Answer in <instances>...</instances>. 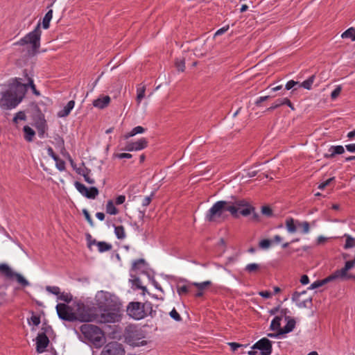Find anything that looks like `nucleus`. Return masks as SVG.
<instances>
[{
    "mask_svg": "<svg viewBox=\"0 0 355 355\" xmlns=\"http://www.w3.org/2000/svg\"><path fill=\"white\" fill-rule=\"evenodd\" d=\"M97 304L101 311L97 313L96 322L114 323L120 320V304L111 298V295L107 292L101 291L98 293Z\"/></svg>",
    "mask_w": 355,
    "mask_h": 355,
    "instance_id": "obj_1",
    "label": "nucleus"
},
{
    "mask_svg": "<svg viewBox=\"0 0 355 355\" xmlns=\"http://www.w3.org/2000/svg\"><path fill=\"white\" fill-rule=\"evenodd\" d=\"M21 78H15L8 85V89L1 93L0 107L3 110H12L23 100L26 93L25 85H21Z\"/></svg>",
    "mask_w": 355,
    "mask_h": 355,
    "instance_id": "obj_2",
    "label": "nucleus"
},
{
    "mask_svg": "<svg viewBox=\"0 0 355 355\" xmlns=\"http://www.w3.org/2000/svg\"><path fill=\"white\" fill-rule=\"evenodd\" d=\"M80 330L84 338L96 348H100L105 343L103 331L97 326L91 324L81 325Z\"/></svg>",
    "mask_w": 355,
    "mask_h": 355,
    "instance_id": "obj_3",
    "label": "nucleus"
},
{
    "mask_svg": "<svg viewBox=\"0 0 355 355\" xmlns=\"http://www.w3.org/2000/svg\"><path fill=\"white\" fill-rule=\"evenodd\" d=\"M128 315L135 320H141L148 315L153 317L155 311L153 309V304L150 302L141 303L139 302H132L127 307Z\"/></svg>",
    "mask_w": 355,
    "mask_h": 355,
    "instance_id": "obj_4",
    "label": "nucleus"
},
{
    "mask_svg": "<svg viewBox=\"0 0 355 355\" xmlns=\"http://www.w3.org/2000/svg\"><path fill=\"white\" fill-rule=\"evenodd\" d=\"M41 33L40 24H38L33 31L28 33L15 44L24 46L30 44L32 45L33 50L36 51L40 46Z\"/></svg>",
    "mask_w": 355,
    "mask_h": 355,
    "instance_id": "obj_5",
    "label": "nucleus"
},
{
    "mask_svg": "<svg viewBox=\"0 0 355 355\" xmlns=\"http://www.w3.org/2000/svg\"><path fill=\"white\" fill-rule=\"evenodd\" d=\"M96 311V309L94 307H91L83 304H78L76 313L77 320L85 322H96L97 315Z\"/></svg>",
    "mask_w": 355,
    "mask_h": 355,
    "instance_id": "obj_6",
    "label": "nucleus"
},
{
    "mask_svg": "<svg viewBox=\"0 0 355 355\" xmlns=\"http://www.w3.org/2000/svg\"><path fill=\"white\" fill-rule=\"evenodd\" d=\"M226 201L220 200L214 204V205L207 211L205 219L209 222L216 221L221 218L225 214V205Z\"/></svg>",
    "mask_w": 355,
    "mask_h": 355,
    "instance_id": "obj_7",
    "label": "nucleus"
},
{
    "mask_svg": "<svg viewBox=\"0 0 355 355\" xmlns=\"http://www.w3.org/2000/svg\"><path fill=\"white\" fill-rule=\"evenodd\" d=\"M56 311L58 317L62 320L74 322L77 320L76 314L72 311L71 308L65 304H58Z\"/></svg>",
    "mask_w": 355,
    "mask_h": 355,
    "instance_id": "obj_8",
    "label": "nucleus"
},
{
    "mask_svg": "<svg viewBox=\"0 0 355 355\" xmlns=\"http://www.w3.org/2000/svg\"><path fill=\"white\" fill-rule=\"evenodd\" d=\"M125 349L121 343L112 341L103 347L100 355H124Z\"/></svg>",
    "mask_w": 355,
    "mask_h": 355,
    "instance_id": "obj_9",
    "label": "nucleus"
},
{
    "mask_svg": "<svg viewBox=\"0 0 355 355\" xmlns=\"http://www.w3.org/2000/svg\"><path fill=\"white\" fill-rule=\"evenodd\" d=\"M252 349L261 350V355H270L272 351V342L266 338H263L254 343Z\"/></svg>",
    "mask_w": 355,
    "mask_h": 355,
    "instance_id": "obj_10",
    "label": "nucleus"
},
{
    "mask_svg": "<svg viewBox=\"0 0 355 355\" xmlns=\"http://www.w3.org/2000/svg\"><path fill=\"white\" fill-rule=\"evenodd\" d=\"M49 343V339L45 333L39 334L36 338V350L41 354L45 351Z\"/></svg>",
    "mask_w": 355,
    "mask_h": 355,
    "instance_id": "obj_11",
    "label": "nucleus"
},
{
    "mask_svg": "<svg viewBox=\"0 0 355 355\" xmlns=\"http://www.w3.org/2000/svg\"><path fill=\"white\" fill-rule=\"evenodd\" d=\"M348 270L345 269V267L340 270H336L334 273L329 276L330 281L332 282L337 279H340L342 280H348L352 279V274H349Z\"/></svg>",
    "mask_w": 355,
    "mask_h": 355,
    "instance_id": "obj_12",
    "label": "nucleus"
},
{
    "mask_svg": "<svg viewBox=\"0 0 355 355\" xmlns=\"http://www.w3.org/2000/svg\"><path fill=\"white\" fill-rule=\"evenodd\" d=\"M148 145V141L145 138H141L137 141L130 142L127 144L125 150L128 151L141 150Z\"/></svg>",
    "mask_w": 355,
    "mask_h": 355,
    "instance_id": "obj_13",
    "label": "nucleus"
},
{
    "mask_svg": "<svg viewBox=\"0 0 355 355\" xmlns=\"http://www.w3.org/2000/svg\"><path fill=\"white\" fill-rule=\"evenodd\" d=\"M35 128L37 130L38 136L40 138H44L46 130V122L44 116H40L35 122Z\"/></svg>",
    "mask_w": 355,
    "mask_h": 355,
    "instance_id": "obj_14",
    "label": "nucleus"
},
{
    "mask_svg": "<svg viewBox=\"0 0 355 355\" xmlns=\"http://www.w3.org/2000/svg\"><path fill=\"white\" fill-rule=\"evenodd\" d=\"M329 153L324 154L325 158H333L336 155H341L345 153V148L343 146H331L328 150Z\"/></svg>",
    "mask_w": 355,
    "mask_h": 355,
    "instance_id": "obj_15",
    "label": "nucleus"
},
{
    "mask_svg": "<svg viewBox=\"0 0 355 355\" xmlns=\"http://www.w3.org/2000/svg\"><path fill=\"white\" fill-rule=\"evenodd\" d=\"M285 320H287V323L282 329H279V334H285L291 332L295 327V320L293 318L285 315Z\"/></svg>",
    "mask_w": 355,
    "mask_h": 355,
    "instance_id": "obj_16",
    "label": "nucleus"
},
{
    "mask_svg": "<svg viewBox=\"0 0 355 355\" xmlns=\"http://www.w3.org/2000/svg\"><path fill=\"white\" fill-rule=\"evenodd\" d=\"M297 220H295L291 217L286 218L285 225L288 233L294 234L297 232V228L298 227Z\"/></svg>",
    "mask_w": 355,
    "mask_h": 355,
    "instance_id": "obj_17",
    "label": "nucleus"
},
{
    "mask_svg": "<svg viewBox=\"0 0 355 355\" xmlns=\"http://www.w3.org/2000/svg\"><path fill=\"white\" fill-rule=\"evenodd\" d=\"M110 101L109 96H104L103 98H98L94 101L93 105L100 109H103L108 105Z\"/></svg>",
    "mask_w": 355,
    "mask_h": 355,
    "instance_id": "obj_18",
    "label": "nucleus"
},
{
    "mask_svg": "<svg viewBox=\"0 0 355 355\" xmlns=\"http://www.w3.org/2000/svg\"><path fill=\"white\" fill-rule=\"evenodd\" d=\"M301 293L298 292H295L293 294L292 300L293 301L297 302V306L299 308H306L308 306V304H311L312 300L311 298H309L308 300L300 302L299 297L300 296Z\"/></svg>",
    "mask_w": 355,
    "mask_h": 355,
    "instance_id": "obj_19",
    "label": "nucleus"
},
{
    "mask_svg": "<svg viewBox=\"0 0 355 355\" xmlns=\"http://www.w3.org/2000/svg\"><path fill=\"white\" fill-rule=\"evenodd\" d=\"M74 105H75V102L74 101L71 100V101H69L67 104L64 107V108L60 110L58 115L59 117H66L67 116L69 113L71 112V111L73 110V108L74 107Z\"/></svg>",
    "mask_w": 355,
    "mask_h": 355,
    "instance_id": "obj_20",
    "label": "nucleus"
},
{
    "mask_svg": "<svg viewBox=\"0 0 355 355\" xmlns=\"http://www.w3.org/2000/svg\"><path fill=\"white\" fill-rule=\"evenodd\" d=\"M0 272H1L6 278L13 279V275L15 271H13L7 264H0Z\"/></svg>",
    "mask_w": 355,
    "mask_h": 355,
    "instance_id": "obj_21",
    "label": "nucleus"
},
{
    "mask_svg": "<svg viewBox=\"0 0 355 355\" xmlns=\"http://www.w3.org/2000/svg\"><path fill=\"white\" fill-rule=\"evenodd\" d=\"M23 130L24 132V139L28 142L32 141L35 135V131L28 125H25Z\"/></svg>",
    "mask_w": 355,
    "mask_h": 355,
    "instance_id": "obj_22",
    "label": "nucleus"
},
{
    "mask_svg": "<svg viewBox=\"0 0 355 355\" xmlns=\"http://www.w3.org/2000/svg\"><path fill=\"white\" fill-rule=\"evenodd\" d=\"M13 279H15L17 282L22 287H26L30 285L29 282L24 277L16 272H14Z\"/></svg>",
    "mask_w": 355,
    "mask_h": 355,
    "instance_id": "obj_23",
    "label": "nucleus"
},
{
    "mask_svg": "<svg viewBox=\"0 0 355 355\" xmlns=\"http://www.w3.org/2000/svg\"><path fill=\"white\" fill-rule=\"evenodd\" d=\"M145 91H146V86L144 85L140 84L137 86V102L138 104H139L141 101V100L145 96Z\"/></svg>",
    "mask_w": 355,
    "mask_h": 355,
    "instance_id": "obj_24",
    "label": "nucleus"
},
{
    "mask_svg": "<svg viewBox=\"0 0 355 355\" xmlns=\"http://www.w3.org/2000/svg\"><path fill=\"white\" fill-rule=\"evenodd\" d=\"M330 282H331L330 279L328 276L327 277H326L322 280H318V281H315V282H313V284H311V286L309 287V289L313 290V289L319 288Z\"/></svg>",
    "mask_w": 355,
    "mask_h": 355,
    "instance_id": "obj_25",
    "label": "nucleus"
},
{
    "mask_svg": "<svg viewBox=\"0 0 355 355\" xmlns=\"http://www.w3.org/2000/svg\"><path fill=\"white\" fill-rule=\"evenodd\" d=\"M53 17V10H49L45 16L43 18L42 20V26L44 29H47L49 27V24Z\"/></svg>",
    "mask_w": 355,
    "mask_h": 355,
    "instance_id": "obj_26",
    "label": "nucleus"
},
{
    "mask_svg": "<svg viewBox=\"0 0 355 355\" xmlns=\"http://www.w3.org/2000/svg\"><path fill=\"white\" fill-rule=\"evenodd\" d=\"M260 269H261L260 264L256 263H249L245 268V270L246 272H248V273H256Z\"/></svg>",
    "mask_w": 355,
    "mask_h": 355,
    "instance_id": "obj_27",
    "label": "nucleus"
},
{
    "mask_svg": "<svg viewBox=\"0 0 355 355\" xmlns=\"http://www.w3.org/2000/svg\"><path fill=\"white\" fill-rule=\"evenodd\" d=\"M281 316H276L272 320L270 324V329L272 331H279L281 328Z\"/></svg>",
    "mask_w": 355,
    "mask_h": 355,
    "instance_id": "obj_28",
    "label": "nucleus"
},
{
    "mask_svg": "<svg viewBox=\"0 0 355 355\" xmlns=\"http://www.w3.org/2000/svg\"><path fill=\"white\" fill-rule=\"evenodd\" d=\"M96 245L98 246V250L100 252L109 251L112 248L111 244L106 243L105 241H98V243H96Z\"/></svg>",
    "mask_w": 355,
    "mask_h": 355,
    "instance_id": "obj_29",
    "label": "nucleus"
},
{
    "mask_svg": "<svg viewBox=\"0 0 355 355\" xmlns=\"http://www.w3.org/2000/svg\"><path fill=\"white\" fill-rule=\"evenodd\" d=\"M21 85H25L26 91L28 90V87H31L34 94H35L36 96L40 95V93L39 92V91L37 90L33 80L31 78H28L27 83H21Z\"/></svg>",
    "mask_w": 355,
    "mask_h": 355,
    "instance_id": "obj_30",
    "label": "nucleus"
},
{
    "mask_svg": "<svg viewBox=\"0 0 355 355\" xmlns=\"http://www.w3.org/2000/svg\"><path fill=\"white\" fill-rule=\"evenodd\" d=\"M114 233L118 239L122 240L125 238V230L122 225L115 226Z\"/></svg>",
    "mask_w": 355,
    "mask_h": 355,
    "instance_id": "obj_31",
    "label": "nucleus"
},
{
    "mask_svg": "<svg viewBox=\"0 0 355 355\" xmlns=\"http://www.w3.org/2000/svg\"><path fill=\"white\" fill-rule=\"evenodd\" d=\"M342 38H350L352 41H355V28L351 27L346 30L341 35Z\"/></svg>",
    "mask_w": 355,
    "mask_h": 355,
    "instance_id": "obj_32",
    "label": "nucleus"
},
{
    "mask_svg": "<svg viewBox=\"0 0 355 355\" xmlns=\"http://www.w3.org/2000/svg\"><path fill=\"white\" fill-rule=\"evenodd\" d=\"M225 207V212L230 211L231 214L235 217H237L238 214V208L236 207V205H232L230 204L229 202L226 201V204L224 206Z\"/></svg>",
    "mask_w": 355,
    "mask_h": 355,
    "instance_id": "obj_33",
    "label": "nucleus"
},
{
    "mask_svg": "<svg viewBox=\"0 0 355 355\" xmlns=\"http://www.w3.org/2000/svg\"><path fill=\"white\" fill-rule=\"evenodd\" d=\"M106 212L110 215L118 214V209L115 207L112 200H109L106 205Z\"/></svg>",
    "mask_w": 355,
    "mask_h": 355,
    "instance_id": "obj_34",
    "label": "nucleus"
},
{
    "mask_svg": "<svg viewBox=\"0 0 355 355\" xmlns=\"http://www.w3.org/2000/svg\"><path fill=\"white\" fill-rule=\"evenodd\" d=\"M299 228H302L301 232L304 234H308L310 231V225L307 221L300 222L297 220Z\"/></svg>",
    "mask_w": 355,
    "mask_h": 355,
    "instance_id": "obj_35",
    "label": "nucleus"
},
{
    "mask_svg": "<svg viewBox=\"0 0 355 355\" xmlns=\"http://www.w3.org/2000/svg\"><path fill=\"white\" fill-rule=\"evenodd\" d=\"M145 128H144L143 127L141 126H137L135 128H134L129 133H128L125 137L126 139L129 138V137H133L137 134H141V133H144L145 132Z\"/></svg>",
    "mask_w": 355,
    "mask_h": 355,
    "instance_id": "obj_36",
    "label": "nucleus"
},
{
    "mask_svg": "<svg viewBox=\"0 0 355 355\" xmlns=\"http://www.w3.org/2000/svg\"><path fill=\"white\" fill-rule=\"evenodd\" d=\"M98 190L95 187H92L88 188L87 193L86 195V198L89 199H95L96 197L98 195Z\"/></svg>",
    "mask_w": 355,
    "mask_h": 355,
    "instance_id": "obj_37",
    "label": "nucleus"
},
{
    "mask_svg": "<svg viewBox=\"0 0 355 355\" xmlns=\"http://www.w3.org/2000/svg\"><path fill=\"white\" fill-rule=\"evenodd\" d=\"M74 185H75L76 189L78 190V191L80 194H82L83 196L86 197L88 188L86 187L83 184H82L79 182H76Z\"/></svg>",
    "mask_w": 355,
    "mask_h": 355,
    "instance_id": "obj_38",
    "label": "nucleus"
},
{
    "mask_svg": "<svg viewBox=\"0 0 355 355\" xmlns=\"http://www.w3.org/2000/svg\"><path fill=\"white\" fill-rule=\"evenodd\" d=\"M74 185H75L76 189L78 190V191L80 194H82L83 196L86 197L88 188L86 187L83 184H82L79 182H76Z\"/></svg>",
    "mask_w": 355,
    "mask_h": 355,
    "instance_id": "obj_39",
    "label": "nucleus"
},
{
    "mask_svg": "<svg viewBox=\"0 0 355 355\" xmlns=\"http://www.w3.org/2000/svg\"><path fill=\"white\" fill-rule=\"evenodd\" d=\"M315 79L314 76H310L307 80L302 82L300 85L306 89H311Z\"/></svg>",
    "mask_w": 355,
    "mask_h": 355,
    "instance_id": "obj_40",
    "label": "nucleus"
},
{
    "mask_svg": "<svg viewBox=\"0 0 355 355\" xmlns=\"http://www.w3.org/2000/svg\"><path fill=\"white\" fill-rule=\"evenodd\" d=\"M211 284V282L210 281H205L201 283L198 282H193L192 283V285L196 286L198 290L202 291L205 289L207 287L210 286Z\"/></svg>",
    "mask_w": 355,
    "mask_h": 355,
    "instance_id": "obj_41",
    "label": "nucleus"
},
{
    "mask_svg": "<svg viewBox=\"0 0 355 355\" xmlns=\"http://www.w3.org/2000/svg\"><path fill=\"white\" fill-rule=\"evenodd\" d=\"M355 246V239L350 236H348L346 239V241H345V249H348V248H354Z\"/></svg>",
    "mask_w": 355,
    "mask_h": 355,
    "instance_id": "obj_42",
    "label": "nucleus"
},
{
    "mask_svg": "<svg viewBox=\"0 0 355 355\" xmlns=\"http://www.w3.org/2000/svg\"><path fill=\"white\" fill-rule=\"evenodd\" d=\"M175 67L179 71L183 72L185 69V62L183 59H176Z\"/></svg>",
    "mask_w": 355,
    "mask_h": 355,
    "instance_id": "obj_43",
    "label": "nucleus"
},
{
    "mask_svg": "<svg viewBox=\"0 0 355 355\" xmlns=\"http://www.w3.org/2000/svg\"><path fill=\"white\" fill-rule=\"evenodd\" d=\"M26 119V114L24 112H18L14 116L12 121L15 123H17L19 120L25 121Z\"/></svg>",
    "mask_w": 355,
    "mask_h": 355,
    "instance_id": "obj_44",
    "label": "nucleus"
},
{
    "mask_svg": "<svg viewBox=\"0 0 355 355\" xmlns=\"http://www.w3.org/2000/svg\"><path fill=\"white\" fill-rule=\"evenodd\" d=\"M55 162L56 168L60 171H63L65 170V162L64 160L61 159L59 157L56 158V160H54Z\"/></svg>",
    "mask_w": 355,
    "mask_h": 355,
    "instance_id": "obj_45",
    "label": "nucleus"
},
{
    "mask_svg": "<svg viewBox=\"0 0 355 355\" xmlns=\"http://www.w3.org/2000/svg\"><path fill=\"white\" fill-rule=\"evenodd\" d=\"M254 211V208L250 205H248L240 211V214L244 216H247Z\"/></svg>",
    "mask_w": 355,
    "mask_h": 355,
    "instance_id": "obj_46",
    "label": "nucleus"
},
{
    "mask_svg": "<svg viewBox=\"0 0 355 355\" xmlns=\"http://www.w3.org/2000/svg\"><path fill=\"white\" fill-rule=\"evenodd\" d=\"M58 300L69 303L71 301L72 296L69 293H62L59 294Z\"/></svg>",
    "mask_w": 355,
    "mask_h": 355,
    "instance_id": "obj_47",
    "label": "nucleus"
},
{
    "mask_svg": "<svg viewBox=\"0 0 355 355\" xmlns=\"http://www.w3.org/2000/svg\"><path fill=\"white\" fill-rule=\"evenodd\" d=\"M46 290L49 293H52L55 295H59V294H60V289L58 286H47L46 287Z\"/></svg>",
    "mask_w": 355,
    "mask_h": 355,
    "instance_id": "obj_48",
    "label": "nucleus"
},
{
    "mask_svg": "<svg viewBox=\"0 0 355 355\" xmlns=\"http://www.w3.org/2000/svg\"><path fill=\"white\" fill-rule=\"evenodd\" d=\"M272 241L269 239H263L259 242V246L261 249H268L270 247Z\"/></svg>",
    "mask_w": 355,
    "mask_h": 355,
    "instance_id": "obj_49",
    "label": "nucleus"
},
{
    "mask_svg": "<svg viewBox=\"0 0 355 355\" xmlns=\"http://www.w3.org/2000/svg\"><path fill=\"white\" fill-rule=\"evenodd\" d=\"M169 315L171 317V318H173L174 320L177 322H180L182 320L180 315L178 313L175 308L171 311V312L169 313Z\"/></svg>",
    "mask_w": 355,
    "mask_h": 355,
    "instance_id": "obj_50",
    "label": "nucleus"
},
{
    "mask_svg": "<svg viewBox=\"0 0 355 355\" xmlns=\"http://www.w3.org/2000/svg\"><path fill=\"white\" fill-rule=\"evenodd\" d=\"M83 213L85 217V219L88 222V223L90 225V226L92 227H94V221L89 213V211L86 209H84L83 210Z\"/></svg>",
    "mask_w": 355,
    "mask_h": 355,
    "instance_id": "obj_51",
    "label": "nucleus"
},
{
    "mask_svg": "<svg viewBox=\"0 0 355 355\" xmlns=\"http://www.w3.org/2000/svg\"><path fill=\"white\" fill-rule=\"evenodd\" d=\"M177 292L180 295L187 294L189 292V286L187 285L179 286L177 288Z\"/></svg>",
    "mask_w": 355,
    "mask_h": 355,
    "instance_id": "obj_52",
    "label": "nucleus"
},
{
    "mask_svg": "<svg viewBox=\"0 0 355 355\" xmlns=\"http://www.w3.org/2000/svg\"><path fill=\"white\" fill-rule=\"evenodd\" d=\"M335 180V178L334 177H332V178H329L328 180H327L326 181L320 183L319 185H318V189H320V190H322L324 189L326 187H327L328 185H329L333 181H334Z\"/></svg>",
    "mask_w": 355,
    "mask_h": 355,
    "instance_id": "obj_53",
    "label": "nucleus"
},
{
    "mask_svg": "<svg viewBox=\"0 0 355 355\" xmlns=\"http://www.w3.org/2000/svg\"><path fill=\"white\" fill-rule=\"evenodd\" d=\"M342 90L341 86H337L336 88L332 91L331 94V98L332 100H335L340 94Z\"/></svg>",
    "mask_w": 355,
    "mask_h": 355,
    "instance_id": "obj_54",
    "label": "nucleus"
},
{
    "mask_svg": "<svg viewBox=\"0 0 355 355\" xmlns=\"http://www.w3.org/2000/svg\"><path fill=\"white\" fill-rule=\"evenodd\" d=\"M281 105H283L282 98L277 99L270 107L267 109V111H272Z\"/></svg>",
    "mask_w": 355,
    "mask_h": 355,
    "instance_id": "obj_55",
    "label": "nucleus"
},
{
    "mask_svg": "<svg viewBox=\"0 0 355 355\" xmlns=\"http://www.w3.org/2000/svg\"><path fill=\"white\" fill-rule=\"evenodd\" d=\"M261 213L266 216H271L272 214V211L270 207L263 206L261 207Z\"/></svg>",
    "mask_w": 355,
    "mask_h": 355,
    "instance_id": "obj_56",
    "label": "nucleus"
},
{
    "mask_svg": "<svg viewBox=\"0 0 355 355\" xmlns=\"http://www.w3.org/2000/svg\"><path fill=\"white\" fill-rule=\"evenodd\" d=\"M87 173H83V175L84 177V179L88 183V184H93L95 183V181L93 178H91L89 175V173L90 172L89 170H87Z\"/></svg>",
    "mask_w": 355,
    "mask_h": 355,
    "instance_id": "obj_57",
    "label": "nucleus"
},
{
    "mask_svg": "<svg viewBox=\"0 0 355 355\" xmlns=\"http://www.w3.org/2000/svg\"><path fill=\"white\" fill-rule=\"evenodd\" d=\"M236 207L238 208V210L241 208H244L248 205V202L245 200H237L235 202Z\"/></svg>",
    "mask_w": 355,
    "mask_h": 355,
    "instance_id": "obj_58",
    "label": "nucleus"
},
{
    "mask_svg": "<svg viewBox=\"0 0 355 355\" xmlns=\"http://www.w3.org/2000/svg\"><path fill=\"white\" fill-rule=\"evenodd\" d=\"M300 83L299 82H297V81H295V80H289L286 86H285V88L286 90H290L291 89H292L294 86L297 85H299Z\"/></svg>",
    "mask_w": 355,
    "mask_h": 355,
    "instance_id": "obj_59",
    "label": "nucleus"
},
{
    "mask_svg": "<svg viewBox=\"0 0 355 355\" xmlns=\"http://www.w3.org/2000/svg\"><path fill=\"white\" fill-rule=\"evenodd\" d=\"M153 196V193L150 194L149 196L145 197L142 200V206L143 207H147L152 200V197Z\"/></svg>",
    "mask_w": 355,
    "mask_h": 355,
    "instance_id": "obj_60",
    "label": "nucleus"
},
{
    "mask_svg": "<svg viewBox=\"0 0 355 355\" xmlns=\"http://www.w3.org/2000/svg\"><path fill=\"white\" fill-rule=\"evenodd\" d=\"M30 320L33 322L35 326H38L40 323V317L36 315H33L31 317Z\"/></svg>",
    "mask_w": 355,
    "mask_h": 355,
    "instance_id": "obj_61",
    "label": "nucleus"
},
{
    "mask_svg": "<svg viewBox=\"0 0 355 355\" xmlns=\"http://www.w3.org/2000/svg\"><path fill=\"white\" fill-rule=\"evenodd\" d=\"M270 97V96H260L255 101V105L258 107L260 106L262 102L267 101Z\"/></svg>",
    "mask_w": 355,
    "mask_h": 355,
    "instance_id": "obj_62",
    "label": "nucleus"
},
{
    "mask_svg": "<svg viewBox=\"0 0 355 355\" xmlns=\"http://www.w3.org/2000/svg\"><path fill=\"white\" fill-rule=\"evenodd\" d=\"M144 263H145V260L144 259H137L132 263V268L137 269L139 268V264H144Z\"/></svg>",
    "mask_w": 355,
    "mask_h": 355,
    "instance_id": "obj_63",
    "label": "nucleus"
},
{
    "mask_svg": "<svg viewBox=\"0 0 355 355\" xmlns=\"http://www.w3.org/2000/svg\"><path fill=\"white\" fill-rule=\"evenodd\" d=\"M259 295L260 296L263 297V298H266V299H269L272 296L271 293L270 291H260L259 293Z\"/></svg>",
    "mask_w": 355,
    "mask_h": 355,
    "instance_id": "obj_64",
    "label": "nucleus"
}]
</instances>
